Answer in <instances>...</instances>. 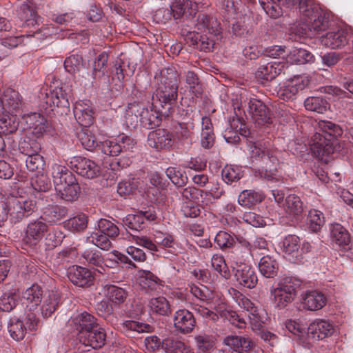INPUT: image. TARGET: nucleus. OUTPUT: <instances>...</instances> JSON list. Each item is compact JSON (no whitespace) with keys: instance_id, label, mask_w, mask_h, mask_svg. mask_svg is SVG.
<instances>
[{"instance_id":"obj_1","label":"nucleus","mask_w":353,"mask_h":353,"mask_svg":"<svg viewBox=\"0 0 353 353\" xmlns=\"http://www.w3.org/2000/svg\"><path fill=\"white\" fill-rule=\"evenodd\" d=\"M36 208V201L23 196H0V225L8 219L16 223L31 215Z\"/></svg>"},{"instance_id":"obj_2","label":"nucleus","mask_w":353,"mask_h":353,"mask_svg":"<svg viewBox=\"0 0 353 353\" xmlns=\"http://www.w3.org/2000/svg\"><path fill=\"white\" fill-rule=\"evenodd\" d=\"M318 128L322 133L332 138H337L343 134V130L339 125L329 121H319ZM333 144L331 138H327L320 132H316L311 138L310 147L314 155L323 160L326 157L334 152Z\"/></svg>"},{"instance_id":"obj_3","label":"nucleus","mask_w":353,"mask_h":353,"mask_svg":"<svg viewBox=\"0 0 353 353\" xmlns=\"http://www.w3.org/2000/svg\"><path fill=\"white\" fill-rule=\"evenodd\" d=\"M126 122L135 128L140 123L143 128H153L161 123L159 112L140 103H130L125 112Z\"/></svg>"},{"instance_id":"obj_4","label":"nucleus","mask_w":353,"mask_h":353,"mask_svg":"<svg viewBox=\"0 0 353 353\" xmlns=\"http://www.w3.org/2000/svg\"><path fill=\"white\" fill-rule=\"evenodd\" d=\"M250 159L258 167L261 174L268 180L274 179V172L279 165L278 151L261 148L254 144L250 146Z\"/></svg>"},{"instance_id":"obj_5","label":"nucleus","mask_w":353,"mask_h":353,"mask_svg":"<svg viewBox=\"0 0 353 353\" xmlns=\"http://www.w3.org/2000/svg\"><path fill=\"white\" fill-rule=\"evenodd\" d=\"M301 285V281L292 276H286L278 283V286L270 291L274 307L283 309L290 303L296 296V289Z\"/></svg>"},{"instance_id":"obj_6","label":"nucleus","mask_w":353,"mask_h":353,"mask_svg":"<svg viewBox=\"0 0 353 353\" xmlns=\"http://www.w3.org/2000/svg\"><path fill=\"white\" fill-rule=\"evenodd\" d=\"M48 232V226L41 219L30 221L25 230L22 248L28 251L36 250Z\"/></svg>"},{"instance_id":"obj_7","label":"nucleus","mask_w":353,"mask_h":353,"mask_svg":"<svg viewBox=\"0 0 353 353\" xmlns=\"http://www.w3.org/2000/svg\"><path fill=\"white\" fill-rule=\"evenodd\" d=\"M195 29L204 34L205 40H202L205 43L207 48H213L215 44V38L220 34V23L217 19L205 14H199L196 19Z\"/></svg>"},{"instance_id":"obj_8","label":"nucleus","mask_w":353,"mask_h":353,"mask_svg":"<svg viewBox=\"0 0 353 353\" xmlns=\"http://www.w3.org/2000/svg\"><path fill=\"white\" fill-rule=\"evenodd\" d=\"M334 332L335 327L332 322L325 319H315L308 325L307 332L308 342L305 346L310 348L314 343L330 337Z\"/></svg>"},{"instance_id":"obj_9","label":"nucleus","mask_w":353,"mask_h":353,"mask_svg":"<svg viewBox=\"0 0 353 353\" xmlns=\"http://www.w3.org/2000/svg\"><path fill=\"white\" fill-rule=\"evenodd\" d=\"M135 145L136 141L133 139L122 134L101 141L99 148L103 154L115 157L122 152L132 149Z\"/></svg>"},{"instance_id":"obj_10","label":"nucleus","mask_w":353,"mask_h":353,"mask_svg":"<svg viewBox=\"0 0 353 353\" xmlns=\"http://www.w3.org/2000/svg\"><path fill=\"white\" fill-rule=\"evenodd\" d=\"M23 119L30 133L36 138L42 137L51 132V123L41 113L32 112L27 114L23 117Z\"/></svg>"},{"instance_id":"obj_11","label":"nucleus","mask_w":353,"mask_h":353,"mask_svg":"<svg viewBox=\"0 0 353 353\" xmlns=\"http://www.w3.org/2000/svg\"><path fill=\"white\" fill-rule=\"evenodd\" d=\"M26 319V323L28 324V327L25 326L23 321L17 318L14 317L10 320L8 325V332L10 336L15 341L22 340L25 337L28 329L34 330L38 327L39 321L34 313L28 314Z\"/></svg>"},{"instance_id":"obj_12","label":"nucleus","mask_w":353,"mask_h":353,"mask_svg":"<svg viewBox=\"0 0 353 353\" xmlns=\"http://www.w3.org/2000/svg\"><path fill=\"white\" fill-rule=\"evenodd\" d=\"M206 304L208 306L196 305L194 311L202 317L213 321H216L219 317L226 319L230 312L226 303L221 300L207 302Z\"/></svg>"},{"instance_id":"obj_13","label":"nucleus","mask_w":353,"mask_h":353,"mask_svg":"<svg viewBox=\"0 0 353 353\" xmlns=\"http://www.w3.org/2000/svg\"><path fill=\"white\" fill-rule=\"evenodd\" d=\"M350 39V30L347 28L338 27L332 29L321 37V43L331 49H339L345 46Z\"/></svg>"},{"instance_id":"obj_14","label":"nucleus","mask_w":353,"mask_h":353,"mask_svg":"<svg viewBox=\"0 0 353 353\" xmlns=\"http://www.w3.org/2000/svg\"><path fill=\"white\" fill-rule=\"evenodd\" d=\"M310 79L305 75H297L289 79L280 89L279 94L284 100L293 99L300 92L303 90L309 84Z\"/></svg>"},{"instance_id":"obj_15","label":"nucleus","mask_w":353,"mask_h":353,"mask_svg":"<svg viewBox=\"0 0 353 353\" xmlns=\"http://www.w3.org/2000/svg\"><path fill=\"white\" fill-rule=\"evenodd\" d=\"M70 167L78 174L88 179H93L100 173L99 165L85 157H73L70 161Z\"/></svg>"},{"instance_id":"obj_16","label":"nucleus","mask_w":353,"mask_h":353,"mask_svg":"<svg viewBox=\"0 0 353 353\" xmlns=\"http://www.w3.org/2000/svg\"><path fill=\"white\" fill-rule=\"evenodd\" d=\"M234 299L238 305L249 312V318L253 330H259L262 327L263 319L256 306L245 296L236 292Z\"/></svg>"},{"instance_id":"obj_17","label":"nucleus","mask_w":353,"mask_h":353,"mask_svg":"<svg viewBox=\"0 0 353 353\" xmlns=\"http://www.w3.org/2000/svg\"><path fill=\"white\" fill-rule=\"evenodd\" d=\"M44 295L43 289L40 285L32 284L22 292V305L28 311L34 312L38 309V306L41 303Z\"/></svg>"},{"instance_id":"obj_18","label":"nucleus","mask_w":353,"mask_h":353,"mask_svg":"<svg viewBox=\"0 0 353 353\" xmlns=\"http://www.w3.org/2000/svg\"><path fill=\"white\" fill-rule=\"evenodd\" d=\"M174 140L172 134L165 129L152 131L148 136V144L157 150H168L172 148Z\"/></svg>"},{"instance_id":"obj_19","label":"nucleus","mask_w":353,"mask_h":353,"mask_svg":"<svg viewBox=\"0 0 353 353\" xmlns=\"http://www.w3.org/2000/svg\"><path fill=\"white\" fill-rule=\"evenodd\" d=\"M74 115L77 121L83 127L90 126L94 121V111L89 100L79 101L74 105Z\"/></svg>"},{"instance_id":"obj_20","label":"nucleus","mask_w":353,"mask_h":353,"mask_svg":"<svg viewBox=\"0 0 353 353\" xmlns=\"http://www.w3.org/2000/svg\"><path fill=\"white\" fill-rule=\"evenodd\" d=\"M68 276L72 283L82 288H87L92 285L94 278L92 271L79 265L70 267Z\"/></svg>"},{"instance_id":"obj_21","label":"nucleus","mask_w":353,"mask_h":353,"mask_svg":"<svg viewBox=\"0 0 353 353\" xmlns=\"http://www.w3.org/2000/svg\"><path fill=\"white\" fill-rule=\"evenodd\" d=\"M70 325L77 331L78 339L80 334L88 333L97 325V319L90 314L83 312L74 315L70 319Z\"/></svg>"},{"instance_id":"obj_22","label":"nucleus","mask_w":353,"mask_h":353,"mask_svg":"<svg viewBox=\"0 0 353 353\" xmlns=\"http://www.w3.org/2000/svg\"><path fill=\"white\" fill-rule=\"evenodd\" d=\"M248 111L259 125L271 122L270 114L267 106L260 100L251 99L248 102Z\"/></svg>"},{"instance_id":"obj_23","label":"nucleus","mask_w":353,"mask_h":353,"mask_svg":"<svg viewBox=\"0 0 353 353\" xmlns=\"http://www.w3.org/2000/svg\"><path fill=\"white\" fill-rule=\"evenodd\" d=\"M326 302V296L319 291H306L301 294V304L303 307L309 311L321 310L325 305Z\"/></svg>"},{"instance_id":"obj_24","label":"nucleus","mask_w":353,"mask_h":353,"mask_svg":"<svg viewBox=\"0 0 353 353\" xmlns=\"http://www.w3.org/2000/svg\"><path fill=\"white\" fill-rule=\"evenodd\" d=\"M314 11L319 12L307 21L308 28V35L314 37L320 32L325 30L328 26V14L321 8L315 7Z\"/></svg>"},{"instance_id":"obj_25","label":"nucleus","mask_w":353,"mask_h":353,"mask_svg":"<svg viewBox=\"0 0 353 353\" xmlns=\"http://www.w3.org/2000/svg\"><path fill=\"white\" fill-rule=\"evenodd\" d=\"M281 249L288 260L297 262L301 259L300 239L297 236L288 235L281 243Z\"/></svg>"},{"instance_id":"obj_26","label":"nucleus","mask_w":353,"mask_h":353,"mask_svg":"<svg viewBox=\"0 0 353 353\" xmlns=\"http://www.w3.org/2000/svg\"><path fill=\"white\" fill-rule=\"evenodd\" d=\"M2 109L10 114L17 112L22 105L21 97L19 93L12 89H6L1 99Z\"/></svg>"},{"instance_id":"obj_27","label":"nucleus","mask_w":353,"mask_h":353,"mask_svg":"<svg viewBox=\"0 0 353 353\" xmlns=\"http://www.w3.org/2000/svg\"><path fill=\"white\" fill-rule=\"evenodd\" d=\"M174 325L181 332L189 333L195 326V319L193 314L188 310H179L174 314Z\"/></svg>"},{"instance_id":"obj_28","label":"nucleus","mask_w":353,"mask_h":353,"mask_svg":"<svg viewBox=\"0 0 353 353\" xmlns=\"http://www.w3.org/2000/svg\"><path fill=\"white\" fill-rule=\"evenodd\" d=\"M235 276L240 285L248 288L255 287L258 281L254 270L246 264L238 267Z\"/></svg>"},{"instance_id":"obj_29","label":"nucleus","mask_w":353,"mask_h":353,"mask_svg":"<svg viewBox=\"0 0 353 353\" xmlns=\"http://www.w3.org/2000/svg\"><path fill=\"white\" fill-rule=\"evenodd\" d=\"M57 195L65 201H73L78 198L80 187L73 178L72 183H64L54 187Z\"/></svg>"},{"instance_id":"obj_30","label":"nucleus","mask_w":353,"mask_h":353,"mask_svg":"<svg viewBox=\"0 0 353 353\" xmlns=\"http://www.w3.org/2000/svg\"><path fill=\"white\" fill-rule=\"evenodd\" d=\"M105 337L106 335L103 329H93L83 335L80 334L79 340L85 345H89L93 348H99L104 345Z\"/></svg>"},{"instance_id":"obj_31","label":"nucleus","mask_w":353,"mask_h":353,"mask_svg":"<svg viewBox=\"0 0 353 353\" xmlns=\"http://www.w3.org/2000/svg\"><path fill=\"white\" fill-rule=\"evenodd\" d=\"M287 8H293L299 6L300 12L307 18L312 19V17L317 14L314 11V7L321 8L319 4L314 0H285V3Z\"/></svg>"},{"instance_id":"obj_32","label":"nucleus","mask_w":353,"mask_h":353,"mask_svg":"<svg viewBox=\"0 0 353 353\" xmlns=\"http://www.w3.org/2000/svg\"><path fill=\"white\" fill-rule=\"evenodd\" d=\"M177 90L178 86L176 85H159L156 97L163 108L168 105V109H170L177 98Z\"/></svg>"},{"instance_id":"obj_33","label":"nucleus","mask_w":353,"mask_h":353,"mask_svg":"<svg viewBox=\"0 0 353 353\" xmlns=\"http://www.w3.org/2000/svg\"><path fill=\"white\" fill-rule=\"evenodd\" d=\"M223 343L237 352H248L253 345V343L249 338L233 335L225 337Z\"/></svg>"},{"instance_id":"obj_34","label":"nucleus","mask_w":353,"mask_h":353,"mask_svg":"<svg viewBox=\"0 0 353 353\" xmlns=\"http://www.w3.org/2000/svg\"><path fill=\"white\" fill-rule=\"evenodd\" d=\"M51 174L54 187L64 183H72L74 178L72 173L65 166L58 163L52 165Z\"/></svg>"},{"instance_id":"obj_35","label":"nucleus","mask_w":353,"mask_h":353,"mask_svg":"<svg viewBox=\"0 0 353 353\" xmlns=\"http://www.w3.org/2000/svg\"><path fill=\"white\" fill-rule=\"evenodd\" d=\"M148 306L152 313L161 316H167L172 312L169 301L163 296L151 298Z\"/></svg>"},{"instance_id":"obj_36","label":"nucleus","mask_w":353,"mask_h":353,"mask_svg":"<svg viewBox=\"0 0 353 353\" xmlns=\"http://www.w3.org/2000/svg\"><path fill=\"white\" fill-rule=\"evenodd\" d=\"M264 198L265 196L261 191L246 190L239 195L238 202L241 206L251 208L261 202Z\"/></svg>"},{"instance_id":"obj_37","label":"nucleus","mask_w":353,"mask_h":353,"mask_svg":"<svg viewBox=\"0 0 353 353\" xmlns=\"http://www.w3.org/2000/svg\"><path fill=\"white\" fill-rule=\"evenodd\" d=\"M330 237L332 242L339 246L350 243V236L347 230L339 223H332L330 227Z\"/></svg>"},{"instance_id":"obj_38","label":"nucleus","mask_w":353,"mask_h":353,"mask_svg":"<svg viewBox=\"0 0 353 353\" xmlns=\"http://www.w3.org/2000/svg\"><path fill=\"white\" fill-rule=\"evenodd\" d=\"M42 301L40 310L42 316L44 318H48L56 310L59 303V296L57 293L51 291L43 296Z\"/></svg>"},{"instance_id":"obj_39","label":"nucleus","mask_w":353,"mask_h":353,"mask_svg":"<svg viewBox=\"0 0 353 353\" xmlns=\"http://www.w3.org/2000/svg\"><path fill=\"white\" fill-rule=\"evenodd\" d=\"M285 0H259V3L264 11L272 18L276 19L282 15V8H287Z\"/></svg>"},{"instance_id":"obj_40","label":"nucleus","mask_w":353,"mask_h":353,"mask_svg":"<svg viewBox=\"0 0 353 353\" xmlns=\"http://www.w3.org/2000/svg\"><path fill=\"white\" fill-rule=\"evenodd\" d=\"M170 6L174 12V19H180L187 12L192 14L197 7L192 0H174Z\"/></svg>"},{"instance_id":"obj_41","label":"nucleus","mask_w":353,"mask_h":353,"mask_svg":"<svg viewBox=\"0 0 353 353\" xmlns=\"http://www.w3.org/2000/svg\"><path fill=\"white\" fill-rule=\"evenodd\" d=\"M285 212L290 216H296L303 212V203L296 194H289L283 205Z\"/></svg>"},{"instance_id":"obj_42","label":"nucleus","mask_w":353,"mask_h":353,"mask_svg":"<svg viewBox=\"0 0 353 353\" xmlns=\"http://www.w3.org/2000/svg\"><path fill=\"white\" fill-rule=\"evenodd\" d=\"M19 298V289H12L3 293L0 298V310L10 312L17 306Z\"/></svg>"},{"instance_id":"obj_43","label":"nucleus","mask_w":353,"mask_h":353,"mask_svg":"<svg viewBox=\"0 0 353 353\" xmlns=\"http://www.w3.org/2000/svg\"><path fill=\"white\" fill-rule=\"evenodd\" d=\"M259 269L261 274L267 278H273L276 275L278 264L271 256H263L259 263Z\"/></svg>"},{"instance_id":"obj_44","label":"nucleus","mask_w":353,"mask_h":353,"mask_svg":"<svg viewBox=\"0 0 353 353\" xmlns=\"http://www.w3.org/2000/svg\"><path fill=\"white\" fill-rule=\"evenodd\" d=\"M18 16L23 25L34 26L38 23L39 17L36 11L28 4H23L18 10Z\"/></svg>"},{"instance_id":"obj_45","label":"nucleus","mask_w":353,"mask_h":353,"mask_svg":"<svg viewBox=\"0 0 353 353\" xmlns=\"http://www.w3.org/2000/svg\"><path fill=\"white\" fill-rule=\"evenodd\" d=\"M105 295L114 304L120 305L125 301L128 293L121 288L110 285L105 287Z\"/></svg>"},{"instance_id":"obj_46","label":"nucleus","mask_w":353,"mask_h":353,"mask_svg":"<svg viewBox=\"0 0 353 353\" xmlns=\"http://www.w3.org/2000/svg\"><path fill=\"white\" fill-rule=\"evenodd\" d=\"M313 55L309 51L303 49L294 48L287 55L288 61L296 64H305L312 60Z\"/></svg>"},{"instance_id":"obj_47","label":"nucleus","mask_w":353,"mask_h":353,"mask_svg":"<svg viewBox=\"0 0 353 353\" xmlns=\"http://www.w3.org/2000/svg\"><path fill=\"white\" fill-rule=\"evenodd\" d=\"M162 347L169 353H191V348L188 345L171 338L163 341Z\"/></svg>"},{"instance_id":"obj_48","label":"nucleus","mask_w":353,"mask_h":353,"mask_svg":"<svg viewBox=\"0 0 353 353\" xmlns=\"http://www.w3.org/2000/svg\"><path fill=\"white\" fill-rule=\"evenodd\" d=\"M194 128L193 123H179L176 126L174 130L175 139L182 143L190 144L192 143V130Z\"/></svg>"},{"instance_id":"obj_49","label":"nucleus","mask_w":353,"mask_h":353,"mask_svg":"<svg viewBox=\"0 0 353 353\" xmlns=\"http://www.w3.org/2000/svg\"><path fill=\"white\" fill-rule=\"evenodd\" d=\"M221 176L227 184H231L238 181L243 176V171L239 166L227 165L222 170Z\"/></svg>"},{"instance_id":"obj_50","label":"nucleus","mask_w":353,"mask_h":353,"mask_svg":"<svg viewBox=\"0 0 353 353\" xmlns=\"http://www.w3.org/2000/svg\"><path fill=\"white\" fill-rule=\"evenodd\" d=\"M88 225V216L83 213L77 214L65 221V227L72 232L85 230Z\"/></svg>"},{"instance_id":"obj_51","label":"nucleus","mask_w":353,"mask_h":353,"mask_svg":"<svg viewBox=\"0 0 353 353\" xmlns=\"http://www.w3.org/2000/svg\"><path fill=\"white\" fill-rule=\"evenodd\" d=\"M159 81V85L178 86L179 74L174 68H164L160 72Z\"/></svg>"},{"instance_id":"obj_52","label":"nucleus","mask_w":353,"mask_h":353,"mask_svg":"<svg viewBox=\"0 0 353 353\" xmlns=\"http://www.w3.org/2000/svg\"><path fill=\"white\" fill-rule=\"evenodd\" d=\"M68 213L65 207L52 205L48 208L43 212L46 221L50 223H57L63 219Z\"/></svg>"},{"instance_id":"obj_53","label":"nucleus","mask_w":353,"mask_h":353,"mask_svg":"<svg viewBox=\"0 0 353 353\" xmlns=\"http://www.w3.org/2000/svg\"><path fill=\"white\" fill-rule=\"evenodd\" d=\"M274 64L275 63H268L260 65L255 72L256 77L266 81H270L274 79L279 74Z\"/></svg>"},{"instance_id":"obj_54","label":"nucleus","mask_w":353,"mask_h":353,"mask_svg":"<svg viewBox=\"0 0 353 353\" xmlns=\"http://www.w3.org/2000/svg\"><path fill=\"white\" fill-rule=\"evenodd\" d=\"M307 221L310 229L315 232L321 230L325 222L323 214L315 209L309 211Z\"/></svg>"},{"instance_id":"obj_55","label":"nucleus","mask_w":353,"mask_h":353,"mask_svg":"<svg viewBox=\"0 0 353 353\" xmlns=\"http://www.w3.org/2000/svg\"><path fill=\"white\" fill-rule=\"evenodd\" d=\"M304 105L307 110L323 113L327 109L328 104L321 97H310L304 101Z\"/></svg>"},{"instance_id":"obj_56","label":"nucleus","mask_w":353,"mask_h":353,"mask_svg":"<svg viewBox=\"0 0 353 353\" xmlns=\"http://www.w3.org/2000/svg\"><path fill=\"white\" fill-rule=\"evenodd\" d=\"M165 174L171 181L178 187L184 185L188 181L185 172L180 168L169 167L167 168Z\"/></svg>"},{"instance_id":"obj_57","label":"nucleus","mask_w":353,"mask_h":353,"mask_svg":"<svg viewBox=\"0 0 353 353\" xmlns=\"http://www.w3.org/2000/svg\"><path fill=\"white\" fill-rule=\"evenodd\" d=\"M108 55L105 52L99 54L94 59L92 65L93 78L101 77L105 74L108 65Z\"/></svg>"},{"instance_id":"obj_58","label":"nucleus","mask_w":353,"mask_h":353,"mask_svg":"<svg viewBox=\"0 0 353 353\" xmlns=\"http://www.w3.org/2000/svg\"><path fill=\"white\" fill-rule=\"evenodd\" d=\"M31 185L38 192H47L51 188V183L46 174L38 172L32 177Z\"/></svg>"},{"instance_id":"obj_59","label":"nucleus","mask_w":353,"mask_h":353,"mask_svg":"<svg viewBox=\"0 0 353 353\" xmlns=\"http://www.w3.org/2000/svg\"><path fill=\"white\" fill-rule=\"evenodd\" d=\"M50 99V103L54 106H65L68 105L69 97L68 94L63 90L62 88H56L50 94L48 95Z\"/></svg>"},{"instance_id":"obj_60","label":"nucleus","mask_w":353,"mask_h":353,"mask_svg":"<svg viewBox=\"0 0 353 353\" xmlns=\"http://www.w3.org/2000/svg\"><path fill=\"white\" fill-rule=\"evenodd\" d=\"M139 283L142 288L148 290H156L157 285H161L160 279L149 271H144L139 277Z\"/></svg>"},{"instance_id":"obj_61","label":"nucleus","mask_w":353,"mask_h":353,"mask_svg":"<svg viewBox=\"0 0 353 353\" xmlns=\"http://www.w3.org/2000/svg\"><path fill=\"white\" fill-rule=\"evenodd\" d=\"M211 265L213 269L219 272L223 277L228 279L230 276L224 257L221 254H216L212 256Z\"/></svg>"},{"instance_id":"obj_62","label":"nucleus","mask_w":353,"mask_h":353,"mask_svg":"<svg viewBox=\"0 0 353 353\" xmlns=\"http://www.w3.org/2000/svg\"><path fill=\"white\" fill-rule=\"evenodd\" d=\"M98 227L99 232L111 238L117 236L119 233L118 227L114 223L107 219H100L98 223Z\"/></svg>"},{"instance_id":"obj_63","label":"nucleus","mask_w":353,"mask_h":353,"mask_svg":"<svg viewBox=\"0 0 353 353\" xmlns=\"http://www.w3.org/2000/svg\"><path fill=\"white\" fill-rule=\"evenodd\" d=\"M123 222L127 228L138 231L142 228V225L144 223V218H143L141 213L138 212L134 214H128L123 219Z\"/></svg>"},{"instance_id":"obj_64","label":"nucleus","mask_w":353,"mask_h":353,"mask_svg":"<svg viewBox=\"0 0 353 353\" xmlns=\"http://www.w3.org/2000/svg\"><path fill=\"white\" fill-rule=\"evenodd\" d=\"M109 236L99 232L92 233L88 238V241L96 246L103 250H108L111 246V242L108 239Z\"/></svg>"}]
</instances>
